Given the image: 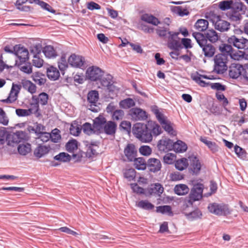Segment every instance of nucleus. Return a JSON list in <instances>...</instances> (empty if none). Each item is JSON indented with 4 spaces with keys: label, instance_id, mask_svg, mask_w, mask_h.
Listing matches in <instances>:
<instances>
[{
    "label": "nucleus",
    "instance_id": "nucleus-1",
    "mask_svg": "<svg viewBox=\"0 0 248 248\" xmlns=\"http://www.w3.org/2000/svg\"><path fill=\"white\" fill-rule=\"evenodd\" d=\"M132 133L142 142H149L152 140V135L147 124L140 123H136L133 126Z\"/></svg>",
    "mask_w": 248,
    "mask_h": 248
},
{
    "label": "nucleus",
    "instance_id": "nucleus-2",
    "mask_svg": "<svg viewBox=\"0 0 248 248\" xmlns=\"http://www.w3.org/2000/svg\"><path fill=\"white\" fill-rule=\"evenodd\" d=\"M208 209L210 213L219 216H226L231 214L232 212L229 205L225 203H210L208 206Z\"/></svg>",
    "mask_w": 248,
    "mask_h": 248
},
{
    "label": "nucleus",
    "instance_id": "nucleus-3",
    "mask_svg": "<svg viewBox=\"0 0 248 248\" xmlns=\"http://www.w3.org/2000/svg\"><path fill=\"white\" fill-rule=\"evenodd\" d=\"M154 112L164 129L169 134L175 135L176 133L173 129L172 124L168 120L167 117L158 109H154Z\"/></svg>",
    "mask_w": 248,
    "mask_h": 248
},
{
    "label": "nucleus",
    "instance_id": "nucleus-4",
    "mask_svg": "<svg viewBox=\"0 0 248 248\" xmlns=\"http://www.w3.org/2000/svg\"><path fill=\"white\" fill-rule=\"evenodd\" d=\"M203 186L202 184L195 185L191 189L189 197L186 202L188 205H192L194 202L202 198Z\"/></svg>",
    "mask_w": 248,
    "mask_h": 248
},
{
    "label": "nucleus",
    "instance_id": "nucleus-5",
    "mask_svg": "<svg viewBox=\"0 0 248 248\" xmlns=\"http://www.w3.org/2000/svg\"><path fill=\"white\" fill-rule=\"evenodd\" d=\"M227 42L239 49H248V40L243 37H238L233 35L228 37Z\"/></svg>",
    "mask_w": 248,
    "mask_h": 248
},
{
    "label": "nucleus",
    "instance_id": "nucleus-6",
    "mask_svg": "<svg viewBox=\"0 0 248 248\" xmlns=\"http://www.w3.org/2000/svg\"><path fill=\"white\" fill-rule=\"evenodd\" d=\"M215 69L218 73H223L227 70L228 58L225 55L218 54L214 59Z\"/></svg>",
    "mask_w": 248,
    "mask_h": 248
},
{
    "label": "nucleus",
    "instance_id": "nucleus-7",
    "mask_svg": "<svg viewBox=\"0 0 248 248\" xmlns=\"http://www.w3.org/2000/svg\"><path fill=\"white\" fill-rule=\"evenodd\" d=\"M168 46L171 49L179 50L181 48V44L178 37L179 32L168 31Z\"/></svg>",
    "mask_w": 248,
    "mask_h": 248
},
{
    "label": "nucleus",
    "instance_id": "nucleus-8",
    "mask_svg": "<svg viewBox=\"0 0 248 248\" xmlns=\"http://www.w3.org/2000/svg\"><path fill=\"white\" fill-rule=\"evenodd\" d=\"M232 45L228 43L221 44L219 46V50L221 53L220 54L225 55L227 58L228 56H230L232 59L239 60L241 56L233 53V49Z\"/></svg>",
    "mask_w": 248,
    "mask_h": 248
},
{
    "label": "nucleus",
    "instance_id": "nucleus-9",
    "mask_svg": "<svg viewBox=\"0 0 248 248\" xmlns=\"http://www.w3.org/2000/svg\"><path fill=\"white\" fill-rule=\"evenodd\" d=\"M211 20L214 25L215 29L220 31H225L229 29L230 23L222 19L218 16L214 15Z\"/></svg>",
    "mask_w": 248,
    "mask_h": 248
},
{
    "label": "nucleus",
    "instance_id": "nucleus-10",
    "mask_svg": "<svg viewBox=\"0 0 248 248\" xmlns=\"http://www.w3.org/2000/svg\"><path fill=\"white\" fill-rule=\"evenodd\" d=\"M99 99V94L97 91L92 90L89 92L87 95V101L90 103L89 109L93 112L98 111L96 103Z\"/></svg>",
    "mask_w": 248,
    "mask_h": 248
},
{
    "label": "nucleus",
    "instance_id": "nucleus-11",
    "mask_svg": "<svg viewBox=\"0 0 248 248\" xmlns=\"http://www.w3.org/2000/svg\"><path fill=\"white\" fill-rule=\"evenodd\" d=\"M14 54L18 58L20 63L26 62L29 59V52L27 48L20 45L14 47Z\"/></svg>",
    "mask_w": 248,
    "mask_h": 248
},
{
    "label": "nucleus",
    "instance_id": "nucleus-12",
    "mask_svg": "<svg viewBox=\"0 0 248 248\" xmlns=\"http://www.w3.org/2000/svg\"><path fill=\"white\" fill-rule=\"evenodd\" d=\"M103 71L100 68L92 66L88 68L86 71V77L92 81H96L101 78Z\"/></svg>",
    "mask_w": 248,
    "mask_h": 248
},
{
    "label": "nucleus",
    "instance_id": "nucleus-13",
    "mask_svg": "<svg viewBox=\"0 0 248 248\" xmlns=\"http://www.w3.org/2000/svg\"><path fill=\"white\" fill-rule=\"evenodd\" d=\"M48 100V95L46 93H42L38 95H33L31 98V105H34L36 108L39 105H46Z\"/></svg>",
    "mask_w": 248,
    "mask_h": 248
},
{
    "label": "nucleus",
    "instance_id": "nucleus-14",
    "mask_svg": "<svg viewBox=\"0 0 248 248\" xmlns=\"http://www.w3.org/2000/svg\"><path fill=\"white\" fill-rule=\"evenodd\" d=\"M21 87L20 85L13 83L8 97L6 99L2 100V101L8 103L15 102L17 98Z\"/></svg>",
    "mask_w": 248,
    "mask_h": 248
},
{
    "label": "nucleus",
    "instance_id": "nucleus-15",
    "mask_svg": "<svg viewBox=\"0 0 248 248\" xmlns=\"http://www.w3.org/2000/svg\"><path fill=\"white\" fill-rule=\"evenodd\" d=\"M124 155L128 161H133L137 155V150L132 143H128L125 147L124 151Z\"/></svg>",
    "mask_w": 248,
    "mask_h": 248
},
{
    "label": "nucleus",
    "instance_id": "nucleus-16",
    "mask_svg": "<svg viewBox=\"0 0 248 248\" xmlns=\"http://www.w3.org/2000/svg\"><path fill=\"white\" fill-rule=\"evenodd\" d=\"M243 66L239 63H232L229 67V76L233 79H236L242 76Z\"/></svg>",
    "mask_w": 248,
    "mask_h": 248
},
{
    "label": "nucleus",
    "instance_id": "nucleus-17",
    "mask_svg": "<svg viewBox=\"0 0 248 248\" xmlns=\"http://www.w3.org/2000/svg\"><path fill=\"white\" fill-rule=\"evenodd\" d=\"M102 86L106 87L109 92L115 93L118 91L116 87L113 85V78L110 75H107L101 80Z\"/></svg>",
    "mask_w": 248,
    "mask_h": 248
},
{
    "label": "nucleus",
    "instance_id": "nucleus-18",
    "mask_svg": "<svg viewBox=\"0 0 248 248\" xmlns=\"http://www.w3.org/2000/svg\"><path fill=\"white\" fill-rule=\"evenodd\" d=\"M68 62L73 67L80 68L84 64V58L81 56L72 54L68 58Z\"/></svg>",
    "mask_w": 248,
    "mask_h": 248
},
{
    "label": "nucleus",
    "instance_id": "nucleus-19",
    "mask_svg": "<svg viewBox=\"0 0 248 248\" xmlns=\"http://www.w3.org/2000/svg\"><path fill=\"white\" fill-rule=\"evenodd\" d=\"M157 147L160 151L168 152L172 150L173 141L169 139H162L159 141L157 144Z\"/></svg>",
    "mask_w": 248,
    "mask_h": 248
},
{
    "label": "nucleus",
    "instance_id": "nucleus-20",
    "mask_svg": "<svg viewBox=\"0 0 248 248\" xmlns=\"http://www.w3.org/2000/svg\"><path fill=\"white\" fill-rule=\"evenodd\" d=\"M147 167L151 172H156L159 171L162 167L160 161L155 158H150L147 162Z\"/></svg>",
    "mask_w": 248,
    "mask_h": 248
},
{
    "label": "nucleus",
    "instance_id": "nucleus-21",
    "mask_svg": "<svg viewBox=\"0 0 248 248\" xmlns=\"http://www.w3.org/2000/svg\"><path fill=\"white\" fill-rule=\"evenodd\" d=\"M130 114L132 118L136 121L144 120L147 116L145 111L139 108H133L130 110Z\"/></svg>",
    "mask_w": 248,
    "mask_h": 248
},
{
    "label": "nucleus",
    "instance_id": "nucleus-22",
    "mask_svg": "<svg viewBox=\"0 0 248 248\" xmlns=\"http://www.w3.org/2000/svg\"><path fill=\"white\" fill-rule=\"evenodd\" d=\"M190 160L189 170L193 174L198 173L201 169V164L196 156H190L189 157Z\"/></svg>",
    "mask_w": 248,
    "mask_h": 248
},
{
    "label": "nucleus",
    "instance_id": "nucleus-23",
    "mask_svg": "<svg viewBox=\"0 0 248 248\" xmlns=\"http://www.w3.org/2000/svg\"><path fill=\"white\" fill-rule=\"evenodd\" d=\"M66 150L69 153H73V157L76 158L78 156L77 160L79 159L81 156L74 154V152L78 149V142L76 140H69L66 144Z\"/></svg>",
    "mask_w": 248,
    "mask_h": 248
},
{
    "label": "nucleus",
    "instance_id": "nucleus-24",
    "mask_svg": "<svg viewBox=\"0 0 248 248\" xmlns=\"http://www.w3.org/2000/svg\"><path fill=\"white\" fill-rule=\"evenodd\" d=\"M103 127V131L105 134L112 135L115 133L117 124L114 122L109 121L107 122Z\"/></svg>",
    "mask_w": 248,
    "mask_h": 248
},
{
    "label": "nucleus",
    "instance_id": "nucleus-25",
    "mask_svg": "<svg viewBox=\"0 0 248 248\" xmlns=\"http://www.w3.org/2000/svg\"><path fill=\"white\" fill-rule=\"evenodd\" d=\"M46 74L48 78L52 80H57L60 76L58 69L53 66H50L47 68Z\"/></svg>",
    "mask_w": 248,
    "mask_h": 248
},
{
    "label": "nucleus",
    "instance_id": "nucleus-26",
    "mask_svg": "<svg viewBox=\"0 0 248 248\" xmlns=\"http://www.w3.org/2000/svg\"><path fill=\"white\" fill-rule=\"evenodd\" d=\"M191 78L202 87H206L208 85V83L203 80V78L211 79L205 75H202L197 73L191 75Z\"/></svg>",
    "mask_w": 248,
    "mask_h": 248
},
{
    "label": "nucleus",
    "instance_id": "nucleus-27",
    "mask_svg": "<svg viewBox=\"0 0 248 248\" xmlns=\"http://www.w3.org/2000/svg\"><path fill=\"white\" fill-rule=\"evenodd\" d=\"M140 19L141 20L145 22L151 24L155 26H157L160 23V21L157 18L148 14H143L141 16Z\"/></svg>",
    "mask_w": 248,
    "mask_h": 248
},
{
    "label": "nucleus",
    "instance_id": "nucleus-28",
    "mask_svg": "<svg viewBox=\"0 0 248 248\" xmlns=\"http://www.w3.org/2000/svg\"><path fill=\"white\" fill-rule=\"evenodd\" d=\"M206 39L212 43L217 42L219 39L218 33L214 29H209L205 33Z\"/></svg>",
    "mask_w": 248,
    "mask_h": 248
},
{
    "label": "nucleus",
    "instance_id": "nucleus-29",
    "mask_svg": "<svg viewBox=\"0 0 248 248\" xmlns=\"http://www.w3.org/2000/svg\"><path fill=\"white\" fill-rule=\"evenodd\" d=\"M50 149V148L49 146L39 145L35 149L34 155L36 157L41 158L47 154L49 152Z\"/></svg>",
    "mask_w": 248,
    "mask_h": 248
},
{
    "label": "nucleus",
    "instance_id": "nucleus-30",
    "mask_svg": "<svg viewBox=\"0 0 248 248\" xmlns=\"http://www.w3.org/2000/svg\"><path fill=\"white\" fill-rule=\"evenodd\" d=\"M150 131L152 136H157L161 133L162 129L160 126L155 122H149L147 124Z\"/></svg>",
    "mask_w": 248,
    "mask_h": 248
},
{
    "label": "nucleus",
    "instance_id": "nucleus-31",
    "mask_svg": "<svg viewBox=\"0 0 248 248\" xmlns=\"http://www.w3.org/2000/svg\"><path fill=\"white\" fill-rule=\"evenodd\" d=\"M163 191V187L158 183L152 185L151 187L148 189V192L150 195L160 196Z\"/></svg>",
    "mask_w": 248,
    "mask_h": 248
},
{
    "label": "nucleus",
    "instance_id": "nucleus-32",
    "mask_svg": "<svg viewBox=\"0 0 248 248\" xmlns=\"http://www.w3.org/2000/svg\"><path fill=\"white\" fill-rule=\"evenodd\" d=\"M209 25L208 21L203 19H198L194 24V28L199 31H206Z\"/></svg>",
    "mask_w": 248,
    "mask_h": 248
},
{
    "label": "nucleus",
    "instance_id": "nucleus-33",
    "mask_svg": "<svg viewBox=\"0 0 248 248\" xmlns=\"http://www.w3.org/2000/svg\"><path fill=\"white\" fill-rule=\"evenodd\" d=\"M171 11L180 16H184L189 15V12L186 8H183L182 6H171L170 7Z\"/></svg>",
    "mask_w": 248,
    "mask_h": 248
},
{
    "label": "nucleus",
    "instance_id": "nucleus-34",
    "mask_svg": "<svg viewBox=\"0 0 248 248\" xmlns=\"http://www.w3.org/2000/svg\"><path fill=\"white\" fill-rule=\"evenodd\" d=\"M204 55L207 57H212L215 53V47L210 44H206L203 46H201Z\"/></svg>",
    "mask_w": 248,
    "mask_h": 248
},
{
    "label": "nucleus",
    "instance_id": "nucleus-35",
    "mask_svg": "<svg viewBox=\"0 0 248 248\" xmlns=\"http://www.w3.org/2000/svg\"><path fill=\"white\" fill-rule=\"evenodd\" d=\"M135 168L138 170H144L147 167V162L142 157L135 158L133 160Z\"/></svg>",
    "mask_w": 248,
    "mask_h": 248
},
{
    "label": "nucleus",
    "instance_id": "nucleus-36",
    "mask_svg": "<svg viewBox=\"0 0 248 248\" xmlns=\"http://www.w3.org/2000/svg\"><path fill=\"white\" fill-rule=\"evenodd\" d=\"M192 36L201 47L203 46L207 43L205 36L201 32H194L192 33Z\"/></svg>",
    "mask_w": 248,
    "mask_h": 248
},
{
    "label": "nucleus",
    "instance_id": "nucleus-37",
    "mask_svg": "<svg viewBox=\"0 0 248 248\" xmlns=\"http://www.w3.org/2000/svg\"><path fill=\"white\" fill-rule=\"evenodd\" d=\"M200 140L204 143L213 153H216L218 151V147L217 144L214 142L207 140V138L201 137Z\"/></svg>",
    "mask_w": 248,
    "mask_h": 248
},
{
    "label": "nucleus",
    "instance_id": "nucleus-38",
    "mask_svg": "<svg viewBox=\"0 0 248 248\" xmlns=\"http://www.w3.org/2000/svg\"><path fill=\"white\" fill-rule=\"evenodd\" d=\"M187 148L186 144L181 140H178L175 143L173 142L172 150L177 153L184 152L186 150Z\"/></svg>",
    "mask_w": 248,
    "mask_h": 248
},
{
    "label": "nucleus",
    "instance_id": "nucleus-39",
    "mask_svg": "<svg viewBox=\"0 0 248 248\" xmlns=\"http://www.w3.org/2000/svg\"><path fill=\"white\" fill-rule=\"evenodd\" d=\"M32 78L36 83L40 85L44 84L46 81L45 75L39 72H35L32 75Z\"/></svg>",
    "mask_w": 248,
    "mask_h": 248
},
{
    "label": "nucleus",
    "instance_id": "nucleus-40",
    "mask_svg": "<svg viewBox=\"0 0 248 248\" xmlns=\"http://www.w3.org/2000/svg\"><path fill=\"white\" fill-rule=\"evenodd\" d=\"M17 150L20 155H25L31 151V145L28 143L20 144Z\"/></svg>",
    "mask_w": 248,
    "mask_h": 248
},
{
    "label": "nucleus",
    "instance_id": "nucleus-41",
    "mask_svg": "<svg viewBox=\"0 0 248 248\" xmlns=\"http://www.w3.org/2000/svg\"><path fill=\"white\" fill-rule=\"evenodd\" d=\"M174 191L178 195H184L188 192L189 188L184 184L177 185L174 187Z\"/></svg>",
    "mask_w": 248,
    "mask_h": 248
},
{
    "label": "nucleus",
    "instance_id": "nucleus-42",
    "mask_svg": "<svg viewBox=\"0 0 248 248\" xmlns=\"http://www.w3.org/2000/svg\"><path fill=\"white\" fill-rule=\"evenodd\" d=\"M188 166V160L186 158L177 160L175 163L176 168L179 170H183L187 168Z\"/></svg>",
    "mask_w": 248,
    "mask_h": 248
},
{
    "label": "nucleus",
    "instance_id": "nucleus-43",
    "mask_svg": "<svg viewBox=\"0 0 248 248\" xmlns=\"http://www.w3.org/2000/svg\"><path fill=\"white\" fill-rule=\"evenodd\" d=\"M43 52L45 55L48 58H54L57 56L56 51L51 46H46L44 47Z\"/></svg>",
    "mask_w": 248,
    "mask_h": 248
},
{
    "label": "nucleus",
    "instance_id": "nucleus-44",
    "mask_svg": "<svg viewBox=\"0 0 248 248\" xmlns=\"http://www.w3.org/2000/svg\"><path fill=\"white\" fill-rule=\"evenodd\" d=\"M106 123V118L103 116L100 115L93 120V126L98 130H99L103 125L104 126Z\"/></svg>",
    "mask_w": 248,
    "mask_h": 248
},
{
    "label": "nucleus",
    "instance_id": "nucleus-45",
    "mask_svg": "<svg viewBox=\"0 0 248 248\" xmlns=\"http://www.w3.org/2000/svg\"><path fill=\"white\" fill-rule=\"evenodd\" d=\"M83 132L88 135H91L94 134L96 130V128L94 127L93 124L92 125L89 123H85L82 127Z\"/></svg>",
    "mask_w": 248,
    "mask_h": 248
},
{
    "label": "nucleus",
    "instance_id": "nucleus-46",
    "mask_svg": "<svg viewBox=\"0 0 248 248\" xmlns=\"http://www.w3.org/2000/svg\"><path fill=\"white\" fill-rule=\"evenodd\" d=\"M135 103L133 99L130 98H128L121 101L119 102V106L123 108H129L131 107L134 106Z\"/></svg>",
    "mask_w": 248,
    "mask_h": 248
},
{
    "label": "nucleus",
    "instance_id": "nucleus-47",
    "mask_svg": "<svg viewBox=\"0 0 248 248\" xmlns=\"http://www.w3.org/2000/svg\"><path fill=\"white\" fill-rule=\"evenodd\" d=\"M137 206L145 210H152L154 208V205L147 200H142L137 203Z\"/></svg>",
    "mask_w": 248,
    "mask_h": 248
},
{
    "label": "nucleus",
    "instance_id": "nucleus-48",
    "mask_svg": "<svg viewBox=\"0 0 248 248\" xmlns=\"http://www.w3.org/2000/svg\"><path fill=\"white\" fill-rule=\"evenodd\" d=\"M124 115V112L123 110L116 109L112 114V119L114 121H121L123 119Z\"/></svg>",
    "mask_w": 248,
    "mask_h": 248
},
{
    "label": "nucleus",
    "instance_id": "nucleus-49",
    "mask_svg": "<svg viewBox=\"0 0 248 248\" xmlns=\"http://www.w3.org/2000/svg\"><path fill=\"white\" fill-rule=\"evenodd\" d=\"M16 113L19 117L28 116L32 113V109L31 108H29L27 109L17 108L16 110Z\"/></svg>",
    "mask_w": 248,
    "mask_h": 248
},
{
    "label": "nucleus",
    "instance_id": "nucleus-50",
    "mask_svg": "<svg viewBox=\"0 0 248 248\" xmlns=\"http://www.w3.org/2000/svg\"><path fill=\"white\" fill-rule=\"evenodd\" d=\"M232 0H223L219 3L218 7L222 11L227 10L232 7Z\"/></svg>",
    "mask_w": 248,
    "mask_h": 248
},
{
    "label": "nucleus",
    "instance_id": "nucleus-51",
    "mask_svg": "<svg viewBox=\"0 0 248 248\" xmlns=\"http://www.w3.org/2000/svg\"><path fill=\"white\" fill-rule=\"evenodd\" d=\"M202 214L199 209H195L193 211L186 214V216L188 219L194 220L200 218Z\"/></svg>",
    "mask_w": 248,
    "mask_h": 248
},
{
    "label": "nucleus",
    "instance_id": "nucleus-52",
    "mask_svg": "<svg viewBox=\"0 0 248 248\" xmlns=\"http://www.w3.org/2000/svg\"><path fill=\"white\" fill-rule=\"evenodd\" d=\"M54 159L60 161L67 162L70 160L71 156L68 154L63 152L56 155L54 157Z\"/></svg>",
    "mask_w": 248,
    "mask_h": 248
},
{
    "label": "nucleus",
    "instance_id": "nucleus-53",
    "mask_svg": "<svg viewBox=\"0 0 248 248\" xmlns=\"http://www.w3.org/2000/svg\"><path fill=\"white\" fill-rule=\"evenodd\" d=\"M13 138L16 140L14 142H19L21 140L26 139V134L22 131H17L13 135Z\"/></svg>",
    "mask_w": 248,
    "mask_h": 248
},
{
    "label": "nucleus",
    "instance_id": "nucleus-54",
    "mask_svg": "<svg viewBox=\"0 0 248 248\" xmlns=\"http://www.w3.org/2000/svg\"><path fill=\"white\" fill-rule=\"evenodd\" d=\"M19 69L20 71L27 74H30L32 72V66L30 63H24L23 64L21 63Z\"/></svg>",
    "mask_w": 248,
    "mask_h": 248
},
{
    "label": "nucleus",
    "instance_id": "nucleus-55",
    "mask_svg": "<svg viewBox=\"0 0 248 248\" xmlns=\"http://www.w3.org/2000/svg\"><path fill=\"white\" fill-rule=\"evenodd\" d=\"M59 133L60 131L57 129H55L50 134L51 136L50 139L52 142L57 143L61 140V136Z\"/></svg>",
    "mask_w": 248,
    "mask_h": 248
},
{
    "label": "nucleus",
    "instance_id": "nucleus-56",
    "mask_svg": "<svg viewBox=\"0 0 248 248\" xmlns=\"http://www.w3.org/2000/svg\"><path fill=\"white\" fill-rule=\"evenodd\" d=\"M156 212L162 214H172L171 207L169 205L159 206L156 207Z\"/></svg>",
    "mask_w": 248,
    "mask_h": 248
},
{
    "label": "nucleus",
    "instance_id": "nucleus-57",
    "mask_svg": "<svg viewBox=\"0 0 248 248\" xmlns=\"http://www.w3.org/2000/svg\"><path fill=\"white\" fill-rule=\"evenodd\" d=\"M124 176L128 181H131L135 177L136 171L133 169L126 170L124 172Z\"/></svg>",
    "mask_w": 248,
    "mask_h": 248
},
{
    "label": "nucleus",
    "instance_id": "nucleus-58",
    "mask_svg": "<svg viewBox=\"0 0 248 248\" xmlns=\"http://www.w3.org/2000/svg\"><path fill=\"white\" fill-rule=\"evenodd\" d=\"M176 156L172 153H168L166 154L163 157L164 162L168 164H172L175 159Z\"/></svg>",
    "mask_w": 248,
    "mask_h": 248
},
{
    "label": "nucleus",
    "instance_id": "nucleus-59",
    "mask_svg": "<svg viewBox=\"0 0 248 248\" xmlns=\"http://www.w3.org/2000/svg\"><path fill=\"white\" fill-rule=\"evenodd\" d=\"M35 2L38 3L42 8L47 10L51 13H54L55 10L53 9L52 7L47 3L40 1V0H35Z\"/></svg>",
    "mask_w": 248,
    "mask_h": 248
},
{
    "label": "nucleus",
    "instance_id": "nucleus-60",
    "mask_svg": "<svg viewBox=\"0 0 248 248\" xmlns=\"http://www.w3.org/2000/svg\"><path fill=\"white\" fill-rule=\"evenodd\" d=\"M27 1V0H17L16 1V6L18 9L23 11H28L30 10L29 6H22V5Z\"/></svg>",
    "mask_w": 248,
    "mask_h": 248
},
{
    "label": "nucleus",
    "instance_id": "nucleus-61",
    "mask_svg": "<svg viewBox=\"0 0 248 248\" xmlns=\"http://www.w3.org/2000/svg\"><path fill=\"white\" fill-rule=\"evenodd\" d=\"M88 151L92 155H95L97 154V150L99 148L97 142H92L88 144Z\"/></svg>",
    "mask_w": 248,
    "mask_h": 248
},
{
    "label": "nucleus",
    "instance_id": "nucleus-62",
    "mask_svg": "<svg viewBox=\"0 0 248 248\" xmlns=\"http://www.w3.org/2000/svg\"><path fill=\"white\" fill-rule=\"evenodd\" d=\"M9 123V120L6 116L4 111L0 108V124L4 125H7Z\"/></svg>",
    "mask_w": 248,
    "mask_h": 248
},
{
    "label": "nucleus",
    "instance_id": "nucleus-63",
    "mask_svg": "<svg viewBox=\"0 0 248 248\" xmlns=\"http://www.w3.org/2000/svg\"><path fill=\"white\" fill-rule=\"evenodd\" d=\"M44 61L42 59L40 58L39 56L35 55L32 59V64L34 66L40 68L43 66Z\"/></svg>",
    "mask_w": 248,
    "mask_h": 248
},
{
    "label": "nucleus",
    "instance_id": "nucleus-64",
    "mask_svg": "<svg viewBox=\"0 0 248 248\" xmlns=\"http://www.w3.org/2000/svg\"><path fill=\"white\" fill-rule=\"evenodd\" d=\"M181 48L184 47L186 49L192 47L191 40L189 38H182L181 41Z\"/></svg>",
    "mask_w": 248,
    "mask_h": 248
}]
</instances>
